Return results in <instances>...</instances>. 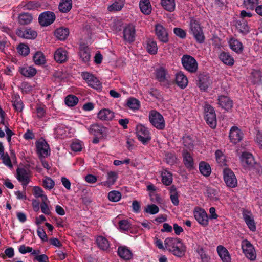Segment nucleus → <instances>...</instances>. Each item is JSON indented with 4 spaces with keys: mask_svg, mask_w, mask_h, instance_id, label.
Segmentation results:
<instances>
[{
    "mask_svg": "<svg viewBox=\"0 0 262 262\" xmlns=\"http://www.w3.org/2000/svg\"><path fill=\"white\" fill-rule=\"evenodd\" d=\"M23 93L28 94L33 90V87L28 82H23L19 86Z\"/></svg>",
    "mask_w": 262,
    "mask_h": 262,
    "instance_id": "nucleus-59",
    "label": "nucleus"
},
{
    "mask_svg": "<svg viewBox=\"0 0 262 262\" xmlns=\"http://www.w3.org/2000/svg\"><path fill=\"white\" fill-rule=\"evenodd\" d=\"M199 170L201 173L205 177L210 175L211 169L210 165L204 161H201L199 164Z\"/></svg>",
    "mask_w": 262,
    "mask_h": 262,
    "instance_id": "nucleus-37",
    "label": "nucleus"
},
{
    "mask_svg": "<svg viewBox=\"0 0 262 262\" xmlns=\"http://www.w3.org/2000/svg\"><path fill=\"white\" fill-rule=\"evenodd\" d=\"M204 119L206 123L211 128H215L217 121L214 108L212 106L205 102L204 105Z\"/></svg>",
    "mask_w": 262,
    "mask_h": 262,
    "instance_id": "nucleus-2",
    "label": "nucleus"
},
{
    "mask_svg": "<svg viewBox=\"0 0 262 262\" xmlns=\"http://www.w3.org/2000/svg\"><path fill=\"white\" fill-rule=\"evenodd\" d=\"M161 175L163 184L166 186L170 185L173 180L171 173L166 169H163Z\"/></svg>",
    "mask_w": 262,
    "mask_h": 262,
    "instance_id": "nucleus-34",
    "label": "nucleus"
},
{
    "mask_svg": "<svg viewBox=\"0 0 262 262\" xmlns=\"http://www.w3.org/2000/svg\"><path fill=\"white\" fill-rule=\"evenodd\" d=\"M198 78V86L202 91H206L212 83L209 75L203 72L199 75Z\"/></svg>",
    "mask_w": 262,
    "mask_h": 262,
    "instance_id": "nucleus-13",
    "label": "nucleus"
},
{
    "mask_svg": "<svg viewBox=\"0 0 262 262\" xmlns=\"http://www.w3.org/2000/svg\"><path fill=\"white\" fill-rule=\"evenodd\" d=\"M259 0H244V5L247 9L254 10L257 6Z\"/></svg>",
    "mask_w": 262,
    "mask_h": 262,
    "instance_id": "nucleus-54",
    "label": "nucleus"
},
{
    "mask_svg": "<svg viewBox=\"0 0 262 262\" xmlns=\"http://www.w3.org/2000/svg\"><path fill=\"white\" fill-rule=\"evenodd\" d=\"M137 137L143 144L146 145L151 140V136L148 129L143 125H138L136 128Z\"/></svg>",
    "mask_w": 262,
    "mask_h": 262,
    "instance_id": "nucleus-6",
    "label": "nucleus"
},
{
    "mask_svg": "<svg viewBox=\"0 0 262 262\" xmlns=\"http://www.w3.org/2000/svg\"><path fill=\"white\" fill-rule=\"evenodd\" d=\"M126 105L130 109L135 111L139 109L140 102L135 98L130 97L127 99Z\"/></svg>",
    "mask_w": 262,
    "mask_h": 262,
    "instance_id": "nucleus-45",
    "label": "nucleus"
},
{
    "mask_svg": "<svg viewBox=\"0 0 262 262\" xmlns=\"http://www.w3.org/2000/svg\"><path fill=\"white\" fill-rule=\"evenodd\" d=\"M182 156L183 163L185 166L188 168H192L194 165V161L190 152L187 149H184L182 151Z\"/></svg>",
    "mask_w": 262,
    "mask_h": 262,
    "instance_id": "nucleus-27",
    "label": "nucleus"
},
{
    "mask_svg": "<svg viewBox=\"0 0 262 262\" xmlns=\"http://www.w3.org/2000/svg\"><path fill=\"white\" fill-rule=\"evenodd\" d=\"M183 143L185 146L189 148L193 147L194 146V141L192 138L189 136L184 137Z\"/></svg>",
    "mask_w": 262,
    "mask_h": 262,
    "instance_id": "nucleus-63",
    "label": "nucleus"
},
{
    "mask_svg": "<svg viewBox=\"0 0 262 262\" xmlns=\"http://www.w3.org/2000/svg\"><path fill=\"white\" fill-rule=\"evenodd\" d=\"M150 123L157 129L163 130L165 127V122L163 116L156 110H151L149 113Z\"/></svg>",
    "mask_w": 262,
    "mask_h": 262,
    "instance_id": "nucleus-3",
    "label": "nucleus"
},
{
    "mask_svg": "<svg viewBox=\"0 0 262 262\" xmlns=\"http://www.w3.org/2000/svg\"><path fill=\"white\" fill-rule=\"evenodd\" d=\"M145 48L150 55H156L158 52L157 42L152 38H148L145 41Z\"/></svg>",
    "mask_w": 262,
    "mask_h": 262,
    "instance_id": "nucleus-26",
    "label": "nucleus"
},
{
    "mask_svg": "<svg viewBox=\"0 0 262 262\" xmlns=\"http://www.w3.org/2000/svg\"><path fill=\"white\" fill-rule=\"evenodd\" d=\"M54 185V181L50 177H46L42 181V186L46 189L51 190Z\"/></svg>",
    "mask_w": 262,
    "mask_h": 262,
    "instance_id": "nucleus-51",
    "label": "nucleus"
},
{
    "mask_svg": "<svg viewBox=\"0 0 262 262\" xmlns=\"http://www.w3.org/2000/svg\"><path fill=\"white\" fill-rule=\"evenodd\" d=\"M108 198L110 201L116 202L121 198V194L118 191L113 190L108 193Z\"/></svg>",
    "mask_w": 262,
    "mask_h": 262,
    "instance_id": "nucleus-50",
    "label": "nucleus"
},
{
    "mask_svg": "<svg viewBox=\"0 0 262 262\" xmlns=\"http://www.w3.org/2000/svg\"><path fill=\"white\" fill-rule=\"evenodd\" d=\"M18 52L21 55L27 56L29 54L30 49L28 45L24 43H20L17 48Z\"/></svg>",
    "mask_w": 262,
    "mask_h": 262,
    "instance_id": "nucleus-53",
    "label": "nucleus"
},
{
    "mask_svg": "<svg viewBox=\"0 0 262 262\" xmlns=\"http://www.w3.org/2000/svg\"><path fill=\"white\" fill-rule=\"evenodd\" d=\"M33 17L31 14L23 12L18 16V23L21 25H28L32 21Z\"/></svg>",
    "mask_w": 262,
    "mask_h": 262,
    "instance_id": "nucleus-35",
    "label": "nucleus"
},
{
    "mask_svg": "<svg viewBox=\"0 0 262 262\" xmlns=\"http://www.w3.org/2000/svg\"><path fill=\"white\" fill-rule=\"evenodd\" d=\"M123 37L125 41L131 43L135 41L136 30L135 27L131 24L125 26L123 29Z\"/></svg>",
    "mask_w": 262,
    "mask_h": 262,
    "instance_id": "nucleus-11",
    "label": "nucleus"
},
{
    "mask_svg": "<svg viewBox=\"0 0 262 262\" xmlns=\"http://www.w3.org/2000/svg\"><path fill=\"white\" fill-rule=\"evenodd\" d=\"M56 16L54 12L46 11L41 13L38 17V22L43 27H47L52 24L55 20Z\"/></svg>",
    "mask_w": 262,
    "mask_h": 262,
    "instance_id": "nucleus-9",
    "label": "nucleus"
},
{
    "mask_svg": "<svg viewBox=\"0 0 262 262\" xmlns=\"http://www.w3.org/2000/svg\"><path fill=\"white\" fill-rule=\"evenodd\" d=\"M173 32L176 35L182 39L185 38L186 36L185 31L180 28H174Z\"/></svg>",
    "mask_w": 262,
    "mask_h": 262,
    "instance_id": "nucleus-64",
    "label": "nucleus"
},
{
    "mask_svg": "<svg viewBox=\"0 0 262 262\" xmlns=\"http://www.w3.org/2000/svg\"><path fill=\"white\" fill-rule=\"evenodd\" d=\"M12 103L13 106L14 107L15 111L18 112H20L23 111L24 108V104L20 98V96L18 94H15L12 97Z\"/></svg>",
    "mask_w": 262,
    "mask_h": 262,
    "instance_id": "nucleus-38",
    "label": "nucleus"
},
{
    "mask_svg": "<svg viewBox=\"0 0 262 262\" xmlns=\"http://www.w3.org/2000/svg\"><path fill=\"white\" fill-rule=\"evenodd\" d=\"M240 159L242 166L248 169L251 168L255 162L252 154L248 152H242Z\"/></svg>",
    "mask_w": 262,
    "mask_h": 262,
    "instance_id": "nucleus-15",
    "label": "nucleus"
},
{
    "mask_svg": "<svg viewBox=\"0 0 262 262\" xmlns=\"http://www.w3.org/2000/svg\"><path fill=\"white\" fill-rule=\"evenodd\" d=\"M242 248L246 257L251 261H254L256 259V254L255 250L251 244L248 240H244L242 242Z\"/></svg>",
    "mask_w": 262,
    "mask_h": 262,
    "instance_id": "nucleus-8",
    "label": "nucleus"
},
{
    "mask_svg": "<svg viewBox=\"0 0 262 262\" xmlns=\"http://www.w3.org/2000/svg\"><path fill=\"white\" fill-rule=\"evenodd\" d=\"M81 77L83 80L86 81L89 86L91 83L93 79L95 80L96 78V77L94 75L88 72H82Z\"/></svg>",
    "mask_w": 262,
    "mask_h": 262,
    "instance_id": "nucleus-57",
    "label": "nucleus"
},
{
    "mask_svg": "<svg viewBox=\"0 0 262 262\" xmlns=\"http://www.w3.org/2000/svg\"><path fill=\"white\" fill-rule=\"evenodd\" d=\"M194 216L198 222L203 226L208 224V216L204 209L197 207L194 210Z\"/></svg>",
    "mask_w": 262,
    "mask_h": 262,
    "instance_id": "nucleus-12",
    "label": "nucleus"
},
{
    "mask_svg": "<svg viewBox=\"0 0 262 262\" xmlns=\"http://www.w3.org/2000/svg\"><path fill=\"white\" fill-rule=\"evenodd\" d=\"M5 254H2L1 257L5 259L7 257L11 258L14 256V251L12 247H9L7 248L4 251Z\"/></svg>",
    "mask_w": 262,
    "mask_h": 262,
    "instance_id": "nucleus-62",
    "label": "nucleus"
},
{
    "mask_svg": "<svg viewBox=\"0 0 262 262\" xmlns=\"http://www.w3.org/2000/svg\"><path fill=\"white\" fill-rule=\"evenodd\" d=\"M114 116V112L108 108L101 109L97 114L98 118L103 121H110Z\"/></svg>",
    "mask_w": 262,
    "mask_h": 262,
    "instance_id": "nucleus-22",
    "label": "nucleus"
},
{
    "mask_svg": "<svg viewBox=\"0 0 262 262\" xmlns=\"http://www.w3.org/2000/svg\"><path fill=\"white\" fill-rule=\"evenodd\" d=\"M244 138V133L238 127L232 126L229 132V138L230 141L236 144L240 142Z\"/></svg>",
    "mask_w": 262,
    "mask_h": 262,
    "instance_id": "nucleus-14",
    "label": "nucleus"
},
{
    "mask_svg": "<svg viewBox=\"0 0 262 262\" xmlns=\"http://www.w3.org/2000/svg\"><path fill=\"white\" fill-rule=\"evenodd\" d=\"M224 180L228 187L235 188L237 186V180L233 171L229 168L223 170Z\"/></svg>",
    "mask_w": 262,
    "mask_h": 262,
    "instance_id": "nucleus-7",
    "label": "nucleus"
},
{
    "mask_svg": "<svg viewBox=\"0 0 262 262\" xmlns=\"http://www.w3.org/2000/svg\"><path fill=\"white\" fill-rule=\"evenodd\" d=\"M16 34L18 36L29 39H34L37 35V32L31 28H26L24 30L17 29Z\"/></svg>",
    "mask_w": 262,
    "mask_h": 262,
    "instance_id": "nucleus-21",
    "label": "nucleus"
},
{
    "mask_svg": "<svg viewBox=\"0 0 262 262\" xmlns=\"http://www.w3.org/2000/svg\"><path fill=\"white\" fill-rule=\"evenodd\" d=\"M40 5L35 1H29L23 6L24 10H33L39 7Z\"/></svg>",
    "mask_w": 262,
    "mask_h": 262,
    "instance_id": "nucleus-55",
    "label": "nucleus"
},
{
    "mask_svg": "<svg viewBox=\"0 0 262 262\" xmlns=\"http://www.w3.org/2000/svg\"><path fill=\"white\" fill-rule=\"evenodd\" d=\"M165 247L169 252L178 257L185 255L186 247L182 241L178 237H167L164 240Z\"/></svg>",
    "mask_w": 262,
    "mask_h": 262,
    "instance_id": "nucleus-1",
    "label": "nucleus"
},
{
    "mask_svg": "<svg viewBox=\"0 0 262 262\" xmlns=\"http://www.w3.org/2000/svg\"><path fill=\"white\" fill-rule=\"evenodd\" d=\"M205 193L210 200L216 201L219 200V191L215 188L207 187Z\"/></svg>",
    "mask_w": 262,
    "mask_h": 262,
    "instance_id": "nucleus-39",
    "label": "nucleus"
},
{
    "mask_svg": "<svg viewBox=\"0 0 262 262\" xmlns=\"http://www.w3.org/2000/svg\"><path fill=\"white\" fill-rule=\"evenodd\" d=\"M54 59L60 63L66 62L68 59L67 51L62 48L57 49L54 54Z\"/></svg>",
    "mask_w": 262,
    "mask_h": 262,
    "instance_id": "nucleus-28",
    "label": "nucleus"
},
{
    "mask_svg": "<svg viewBox=\"0 0 262 262\" xmlns=\"http://www.w3.org/2000/svg\"><path fill=\"white\" fill-rule=\"evenodd\" d=\"M69 34V30L67 28L60 27L57 29L55 31L56 37L61 40H65Z\"/></svg>",
    "mask_w": 262,
    "mask_h": 262,
    "instance_id": "nucleus-33",
    "label": "nucleus"
},
{
    "mask_svg": "<svg viewBox=\"0 0 262 262\" xmlns=\"http://www.w3.org/2000/svg\"><path fill=\"white\" fill-rule=\"evenodd\" d=\"M166 70L163 67L157 69L155 71L156 79L160 83L165 81Z\"/></svg>",
    "mask_w": 262,
    "mask_h": 262,
    "instance_id": "nucleus-41",
    "label": "nucleus"
},
{
    "mask_svg": "<svg viewBox=\"0 0 262 262\" xmlns=\"http://www.w3.org/2000/svg\"><path fill=\"white\" fill-rule=\"evenodd\" d=\"M162 8L167 11L172 12L175 10V0H160Z\"/></svg>",
    "mask_w": 262,
    "mask_h": 262,
    "instance_id": "nucleus-32",
    "label": "nucleus"
},
{
    "mask_svg": "<svg viewBox=\"0 0 262 262\" xmlns=\"http://www.w3.org/2000/svg\"><path fill=\"white\" fill-rule=\"evenodd\" d=\"M88 130L90 134L95 136L103 137L107 135L106 128L97 123L92 124L88 128Z\"/></svg>",
    "mask_w": 262,
    "mask_h": 262,
    "instance_id": "nucleus-18",
    "label": "nucleus"
},
{
    "mask_svg": "<svg viewBox=\"0 0 262 262\" xmlns=\"http://www.w3.org/2000/svg\"><path fill=\"white\" fill-rule=\"evenodd\" d=\"M219 256L223 262H231V258L227 249L222 245H219L216 248Z\"/></svg>",
    "mask_w": 262,
    "mask_h": 262,
    "instance_id": "nucleus-24",
    "label": "nucleus"
},
{
    "mask_svg": "<svg viewBox=\"0 0 262 262\" xmlns=\"http://www.w3.org/2000/svg\"><path fill=\"white\" fill-rule=\"evenodd\" d=\"M230 48L237 54L241 53L243 51V46L241 41L237 39L231 38L229 41Z\"/></svg>",
    "mask_w": 262,
    "mask_h": 262,
    "instance_id": "nucleus-30",
    "label": "nucleus"
},
{
    "mask_svg": "<svg viewBox=\"0 0 262 262\" xmlns=\"http://www.w3.org/2000/svg\"><path fill=\"white\" fill-rule=\"evenodd\" d=\"M96 243L100 249L103 250H106L109 248L108 241L106 238L102 236H99L97 238Z\"/></svg>",
    "mask_w": 262,
    "mask_h": 262,
    "instance_id": "nucleus-47",
    "label": "nucleus"
},
{
    "mask_svg": "<svg viewBox=\"0 0 262 262\" xmlns=\"http://www.w3.org/2000/svg\"><path fill=\"white\" fill-rule=\"evenodd\" d=\"M118 256L125 260H128L133 258V253L130 249L125 246H120L118 247Z\"/></svg>",
    "mask_w": 262,
    "mask_h": 262,
    "instance_id": "nucleus-23",
    "label": "nucleus"
},
{
    "mask_svg": "<svg viewBox=\"0 0 262 262\" xmlns=\"http://www.w3.org/2000/svg\"><path fill=\"white\" fill-rule=\"evenodd\" d=\"M181 62L186 70L192 73L196 72L198 64L193 57L187 54L184 55L181 58Z\"/></svg>",
    "mask_w": 262,
    "mask_h": 262,
    "instance_id": "nucleus-4",
    "label": "nucleus"
},
{
    "mask_svg": "<svg viewBox=\"0 0 262 262\" xmlns=\"http://www.w3.org/2000/svg\"><path fill=\"white\" fill-rule=\"evenodd\" d=\"M37 234L43 242H48V237L42 227H38L37 230Z\"/></svg>",
    "mask_w": 262,
    "mask_h": 262,
    "instance_id": "nucleus-61",
    "label": "nucleus"
},
{
    "mask_svg": "<svg viewBox=\"0 0 262 262\" xmlns=\"http://www.w3.org/2000/svg\"><path fill=\"white\" fill-rule=\"evenodd\" d=\"M118 178L117 173L115 171H108L107 173L106 183L108 185H113Z\"/></svg>",
    "mask_w": 262,
    "mask_h": 262,
    "instance_id": "nucleus-52",
    "label": "nucleus"
},
{
    "mask_svg": "<svg viewBox=\"0 0 262 262\" xmlns=\"http://www.w3.org/2000/svg\"><path fill=\"white\" fill-rule=\"evenodd\" d=\"M33 59L36 65H42L46 63L45 56L40 51L35 53L33 57Z\"/></svg>",
    "mask_w": 262,
    "mask_h": 262,
    "instance_id": "nucleus-46",
    "label": "nucleus"
},
{
    "mask_svg": "<svg viewBox=\"0 0 262 262\" xmlns=\"http://www.w3.org/2000/svg\"><path fill=\"white\" fill-rule=\"evenodd\" d=\"M119 228L121 230L123 231H128L130 227V224L129 222L126 220H122L118 223Z\"/></svg>",
    "mask_w": 262,
    "mask_h": 262,
    "instance_id": "nucleus-60",
    "label": "nucleus"
},
{
    "mask_svg": "<svg viewBox=\"0 0 262 262\" xmlns=\"http://www.w3.org/2000/svg\"><path fill=\"white\" fill-rule=\"evenodd\" d=\"M155 32L157 38L163 43H166L169 41L168 33L166 29L160 24L155 26Z\"/></svg>",
    "mask_w": 262,
    "mask_h": 262,
    "instance_id": "nucleus-10",
    "label": "nucleus"
},
{
    "mask_svg": "<svg viewBox=\"0 0 262 262\" xmlns=\"http://www.w3.org/2000/svg\"><path fill=\"white\" fill-rule=\"evenodd\" d=\"M123 0H115V1L107 7V10L110 12H116L122 9L124 6Z\"/></svg>",
    "mask_w": 262,
    "mask_h": 262,
    "instance_id": "nucleus-40",
    "label": "nucleus"
},
{
    "mask_svg": "<svg viewBox=\"0 0 262 262\" xmlns=\"http://www.w3.org/2000/svg\"><path fill=\"white\" fill-rule=\"evenodd\" d=\"M54 133L56 138H61L66 134V127L64 125L58 124L54 129Z\"/></svg>",
    "mask_w": 262,
    "mask_h": 262,
    "instance_id": "nucleus-48",
    "label": "nucleus"
},
{
    "mask_svg": "<svg viewBox=\"0 0 262 262\" xmlns=\"http://www.w3.org/2000/svg\"><path fill=\"white\" fill-rule=\"evenodd\" d=\"M36 147L37 153L40 158H45L50 155L49 146L45 141L37 142Z\"/></svg>",
    "mask_w": 262,
    "mask_h": 262,
    "instance_id": "nucleus-17",
    "label": "nucleus"
},
{
    "mask_svg": "<svg viewBox=\"0 0 262 262\" xmlns=\"http://www.w3.org/2000/svg\"><path fill=\"white\" fill-rule=\"evenodd\" d=\"M60 12L66 13L72 8V0H61L58 7Z\"/></svg>",
    "mask_w": 262,
    "mask_h": 262,
    "instance_id": "nucleus-43",
    "label": "nucleus"
},
{
    "mask_svg": "<svg viewBox=\"0 0 262 262\" xmlns=\"http://www.w3.org/2000/svg\"><path fill=\"white\" fill-rule=\"evenodd\" d=\"M78 102V98L74 95H68L65 99V103L69 106H74Z\"/></svg>",
    "mask_w": 262,
    "mask_h": 262,
    "instance_id": "nucleus-49",
    "label": "nucleus"
},
{
    "mask_svg": "<svg viewBox=\"0 0 262 262\" xmlns=\"http://www.w3.org/2000/svg\"><path fill=\"white\" fill-rule=\"evenodd\" d=\"M0 159L3 160V163L5 165L8 166L10 168H12L13 167L10 158L7 152H4L3 155L1 154L0 155Z\"/></svg>",
    "mask_w": 262,
    "mask_h": 262,
    "instance_id": "nucleus-58",
    "label": "nucleus"
},
{
    "mask_svg": "<svg viewBox=\"0 0 262 262\" xmlns=\"http://www.w3.org/2000/svg\"><path fill=\"white\" fill-rule=\"evenodd\" d=\"M176 82L179 87L184 89L188 84V79L182 72H180L176 75Z\"/></svg>",
    "mask_w": 262,
    "mask_h": 262,
    "instance_id": "nucleus-29",
    "label": "nucleus"
},
{
    "mask_svg": "<svg viewBox=\"0 0 262 262\" xmlns=\"http://www.w3.org/2000/svg\"><path fill=\"white\" fill-rule=\"evenodd\" d=\"M217 101L219 106L227 111L231 110L233 107V101L227 96L222 95L219 96Z\"/></svg>",
    "mask_w": 262,
    "mask_h": 262,
    "instance_id": "nucleus-20",
    "label": "nucleus"
},
{
    "mask_svg": "<svg viewBox=\"0 0 262 262\" xmlns=\"http://www.w3.org/2000/svg\"><path fill=\"white\" fill-rule=\"evenodd\" d=\"M19 72L23 76L31 78L36 74V70L32 67L20 68Z\"/></svg>",
    "mask_w": 262,
    "mask_h": 262,
    "instance_id": "nucleus-36",
    "label": "nucleus"
},
{
    "mask_svg": "<svg viewBox=\"0 0 262 262\" xmlns=\"http://www.w3.org/2000/svg\"><path fill=\"white\" fill-rule=\"evenodd\" d=\"M219 58L223 63L227 66L231 67L234 64V58L229 52L222 51L219 55Z\"/></svg>",
    "mask_w": 262,
    "mask_h": 262,
    "instance_id": "nucleus-25",
    "label": "nucleus"
},
{
    "mask_svg": "<svg viewBox=\"0 0 262 262\" xmlns=\"http://www.w3.org/2000/svg\"><path fill=\"white\" fill-rule=\"evenodd\" d=\"M78 55L83 62L86 63L90 61L91 57L90 48L85 43L80 44Z\"/></svg>",
    "mask_w": 262,
    "mask_h": 262,
    "instance_id": "nucleus-19",
    "label": "nucleus"
},
{
    "mask_svg": "<svg viewBox=\"0 0 262 262\" xmlns=\"http://www.w3.org/2000/svg\"><path fill=\"white\" fill-rule=\"evenodd\" d=\"M191 32L198 43H202L205 40V36L199 23L196 20H192L190 24Z\"/></svg>",
    "mask_w": 262,
    "mask_h": 262,
    "instance_id": "nucleus-5",
    "label": "nucleus"
},
{
    "mask_svg": "<svg viewBox=\"0 0 262 262\" xmlns=\"http://www.w3.org/2000/svg\"><path fill=\"white\" fill-rule=\"evenodd\" d=\"M243 217L250 230L252 232L255 231L256 228L253 217L245 214H243Z\"/></svg>",
    "mask_w": 262,
    "mask_h": 262,
    "instance_id": "nucleus-44",
    "label": "nucleus"
},
{
    "mask_svg": "<svg viewBox=\"0 0 262 262\" xmlns=\"http://www.w3.org/2000/svg\"><path fill=\"white\" fill-rule=\"evenodd\" d=\"M144 211L150 214H155L159 211V207L155 204L148 205L144 209Z\"/></svg>",
    "mask_w": 262,
    "mask_h": 262,
    "instance_id": "nucleus-56",
    "label": "nucleus"
},
{
    "mask_svg": "<svg viewBox=\"0 0 262 262\" xmlns=\"http://www.w3.org/2000/svg\"><path fill=\"white\" fill-rule=\"evenodd\" d=\"M16 174L17 179L25 188L30 182L29 171L24 168L18 167L16 169Z\"/></svg>",
    "mask_w": 262,
    "mask_h": 262,
    "instance_id": "nucleus-16",
    "label": "nucleus"
},
{
    "mask_svg": "<svg viewBox=\"0 0 262 262\" xmlns=\"http://www.w3.org/2000/svg\"><path fill=\"white\" fill-rule=\"evenodd\" d=\"M139 7L141 11L145 15H149L151 12V5L149 0H140Z\"/></svg>",
    "mask_w": 262,
    "mask_h": 262,
    "instance_id": "nucleus-31",
    "label": "nucleus"
},
{
    "mask_svg": "<svg viewBox=\"0 0 262 262\" xmlns=\"http://www.w3.org/2000/svg\"><path fill=\"white\" fill-rule=\"evenodd\" d=\"M236 26L238 31L243 35H246L249 32V27L244 20L237 21Z\"/></svg>",
    "mask_w": 262,
    "mask_h": 262,
    "instance_id": "nucleus-42",
    "label": "nucleus"
}]
</instances>
